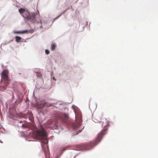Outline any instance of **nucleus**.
Wrapping results in <instances>:
<instances>
[{
	"label": "nucleus",
	"mask_w": 158,
	"mask_h": 158,
	"mask_svg": "<svg viewBox=\"0 0 158 158\" xmlns=\"http://www.w3.org/2000/svg\"><path fill=\"white\" fill-rule=\"evenodd\" d=\"M109 122H106V126L104 127V128L99 133L97 137L94 139V141L90 142L88 143L85 144H82L79 146V148L78 150H90L93 147L98 144L99 142L103 136L106 134L107 132V126L109 125Z\"/></svg>",
	"instance_id": "obj_1"
},
{
	"label": "nucleus",
	"mask_w": 158,
	"mask_h": 158,
	"mask_svg": "<svg viewBox=\"0 0 158 158\" xmlns=\"http://www.w3.org/2000/svg\"><path fill=\"white\" fill-rule=\"evenodd\" d=\"M36 130L35 138L36 139L41 140L42 146L43 147V144H47L48 142L47 139V133L42 126H40V129L36 128Z\"/></svg>",
	"instance_id": "obj_2"
},
{
	"label": "nucleus",
	"mask_w": 158,
	"mask_h": 158,
	"mask_svg": "<svg viewBox=\"0 0 158 158\" xmlns=\"http://www.w3.org/2000/svg\"><path fill=\"white\" fill-rule=\"evenodd\" d=\"M75 114L76 121L75 123H71V125L72 126L73 129L76 131L77 133L76 134L77 135L79 132H81L82 131V130L80 129L79 128L81 126V123L82 121L80 114L78 115L75 113Z\"/></svg>",
	"instance_id": "obj_3"
},
{
	"label": "nucleus",
	"mask_w": 158,
	"mask_h": 158,
	"mask_svg": "<svg viewBox=\"0 0 158 158\" xmlns=\"http://www.w3.org/2000/svg\"><path fill=\"white\" fill-rule=\"evenodd\" d=\"M1 76L2 79L4 80L6 83L8 82L9 80L8 70H5L3 71L1 73Z\"/></svg>",
	"instance_id": "obj_4"
},
{
	"label": "nucleus",
	"mask_w": 158,
	"mask_h": 158,
	"mask_svg": "<svg viewBox=\"0 0 158 158\" xmlns=\"http://www.w3.org/2000/svg\"><path fill=\"white\" fill-rule=\"evenodd\" d=\"M60 120L64 122H66L68 120V116L65 114H62L60 117Z\"/></svg>",
	"instance_id": "obj_5"
},
{
	"label": "nucleus",
	"mask_w": 158,
	"mask_h": 158,
	"mask_svg": "<svg viewBox=\"0 0 158 158\" xmlns=\"http://www.w3.org/2000/svg\"><path fill=\"white\" fill-rule=\"evenodd\" d=\"M23 17L26 19H30L31 18V15L28 11H25L23 15Z\"/></svg>",
	"instance_id": "obj_6"
},
{
	"label": "nucleus",
	"mask_w": 158,
	"mask_h": 158,
	"mask_svg": "<svg viewBox=\"0 0 158 158\" xmlns=\"http://www.w3.org/2000/svg\"><path fill=\"white\" fill-rule=\"evenodd\" d=\"M102 116H96L93 118V120L95 123L101 122L102 120L101 117Z\"/></svg>",
	"instance_id": "obj_7"
},
{
	"label": "nucleus",
	"mask_w": 158,
	"mask_h": 158,
	"mask_svg": "<svg viewBox=\"0 0 158 158\" xmlns=\"http://www.w3.org/2000/svg\"><path fill=\"white\" fill-rule=\"evenodd\" d=\"M48 123L50 125L54 124L55 126V129L57 127L58 125L56 123L54 120L50 119L48 121Z\"/></svg>",
	"instance_id": "obj_8"
},
{
	"label": "nucleus",
	"mask_w": 158,
	"mask_h": 158,
	"mask_svg": "<svg viewBox=\"0 0 158 158\" xmlns=\"http://www.w3.org/2000/svg\"><path fill=\"white\" fill-rule=\"evenodd\" d=\"M28 31L26 30L23 31H16L14 32L16 34H24L26 33H28Z\"/></svg>",
	"instance_id": "obj_9"
},
{
	"label": "nucleus",
	"mask_w": 158,
	"mask_h": 158,
	"mask_svg": "<svg viewBox=\"0 0 158 158\" xmlns=\"http://www.w3.org/2000/svg\"><path fill=\"white\" fill-rule=\"evenodd\" d=\"M56 47V44H52L51 45V49L53 51L54 50Z\"/></svg>",
	"instance_id": "obj_10"
},
{
	"label": "nucleus",
	"mask_w": 158,
	"mask_h": 158,
	"mask_svg": "<svg viewBox=\"0 0 158 158\" xmlns=\"http://www.w3.org/2000/svg\"><path fill=\"white\" fill-rule=\"evenodd\" d=\"M19 12L21 14H24L25 12V10L24 9L20 8L19 9Z\"/></svg>",
	"instance_id": "obj_11"
},
{
	"label": "nucleus",
	"mask_w": 158,
	"mask_h": 158,
	"mask_svg": "<svg viewBox=\"0 0 158 158\" xmlns=\"http://www.w3.org/2000/svg\"><path fill=\"white\" fill-rule=\"evenodd\" d=\"M36 15V14L35 13H33L31 15V18L30 19H35Z\"/></svg>",
	"instance_id": "obj_12"
},
{
	"label": "nucleus",
	"mask_w": 158,
	"mask_h": 158,
	"mask_svg": "<svg viewBox=\"0 0 158 158\" xmlns=\"http://www.w3.org/2000/svg\"><path fill=\"white\" fill-rule=\"evenodd\" d=\"M15 39H16V41L17 42H19V41H20L21 40V38L19 36H16L15 37Z\"/></svg>",
	"instance_id": "obj_13"
},
{
	"label": "nucleus",
	"mask_w": 158,
	"mask_h": 158,
	"mask_svg": "<svg viewBox=\"0 0 158 158\" xmlns=\"http://www.w3.org/2000/svg\"><path fill=\"white\" fill-rule=\"evenodd\" d=\"M22 127L23 128H26L28 127V125L27 124H23Z\"/></svg>",
	"instance_id": "obj_14"
},
{
	"label": "nucleus",
	"mask_w": 158,
	"mask_h": 158,
	"mask_svg": "<svg viewBox=\"0 0 158 158\" xmlns=\"http://www.w3.org/2000/svg\"><path fill=\"white\" fill-rule=\"evenodd\" d=\"M45 105V103H44L42 105H41V106H40V107H38L39 108H42L43 107H44V106Z\"/></svg>",
	"instance_id": "obj_15"
},
{
	"label": "nucleus",
	"mask_w": 158,
	"mask_h": 158,
	"mask_svg": "<svg viewBox=\"0 0 158 158\" xmlns=\"http://www.w3.org/2000/svg\"><path fill=\"white\" fill-rule=\"evenodd\" d=\"M45 53L46 54H48L49 53V51L47 49H46L45 50Z\"/></svg>",
	"instance_id": "obj_16"
},
{
	"label": "nucleus",
	"mask_w": 158,
	"mask_h": 158,
	"mask_svg": "<svg viewBox=\"0 0 158 158\" xmlns=\"http://www.w3.org/2000/svg\"><path fill=\"white\" fill-rule=\"evenodd\" d=\"M67 149V148H64L61 151L62 152H63L64 151L66 150Z\"/></svg>",
	"instance_id": "obj_17"
},
{
	"label": "nucleus",
	"mask_w": 158,
	"mask_h": 158,
	"mask_svg": "<svg viewBox=\"0 0 158 158\" xmlns=\"http://www.w3.org/2000/svg\"><path fill=\"white\" fill-rule=\"evenodd\" d=\"M19 122H20V123H22V122H22V121H20Z\"/></svg>",
	"instance_id": "obj_18"
},
{
	"label": "nucleus",
	"mask_w": 158,
	"mask_h": 158,
	"mask_svg": "<svg viewBox=\"0 0 158 158\" xmlns=\"http://www.w3.org/2000/svg\"><path fill=\"white\" fill-rule=\"evenodd\" d=\"M40 24H41V22L40 21Z\"/></svg>",
	"instance_id": "obj_19"
},
{
	"label": "nucleus",
	"mask_w": 158,
	"mask_h": 158,
	"mask_svg": "<svg viewBox=\"0 0 158 158\" xmlns=\"http://www.w3.org/2000/svg\"><path fill=\"white\" fill-rule=\"evenodd\" d=\"M42 25H41V26H40V28H42Z\"/></svg>",
	"instance_id": "obj_20"
}]
</instances>
